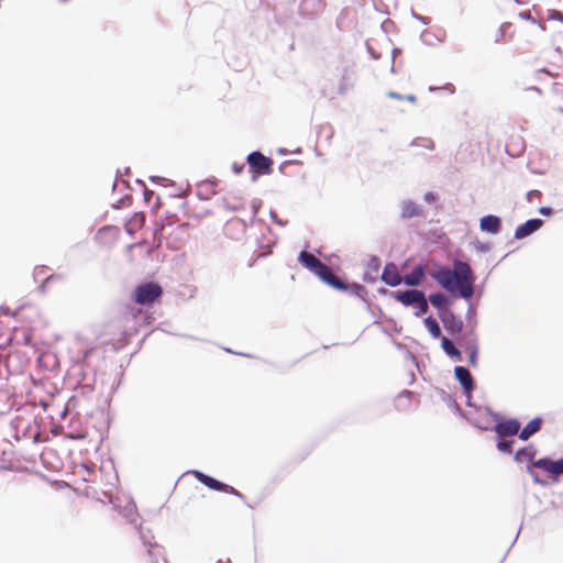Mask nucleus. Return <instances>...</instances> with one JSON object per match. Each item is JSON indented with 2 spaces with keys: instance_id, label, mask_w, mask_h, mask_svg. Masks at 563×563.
I'll list each match as a JSON object with an SVG mask.
<instances>
[{
  "instance_id": "nucleus-1",
  "label": "nucleus",
  "mask_w": 563,
  "mask_h": 563,
  "mask_svg": "<svg viewBox=\"0 0 563 563\" xmlns=\"http://www.w3.org/2000/svg\"><path fill=\"white\" fill-rule=\"evenodd\" d=\"M484 411L495 422L493 427L483 424L488 428L486 431H494L495 435H517L519 438L521 422L518 418L505 417L490 406H484Z\"/></svg>"
},
{
  "instance_id": "nucleus-2",
  "label": "nucleus",
  "mask_w": 563,
  "mask_h": 563,
  "mask_svg": "<svg viewBox=\"0 0 563 563\" xmlns=\"http://www.w3.org/2000/svg\"><path fill=\"white\" fill-rule=\"evenodd\" d=\"M93 358H103L102 352L97 346H87L79 349L76 356L74 357L73 367L77 368V375L82 380L88 379L89 375L96 376V366L93 365Z\"/></svg>"
},
{
  "instance_id": "nucleus-3",
  "label": "nucleus",
  "mask_w": 563,
  "mask_h": 563,
  "mask_svg": "<svg viewBox=\"0 0 563 563\" xmlns=\"http://www.w3.org/2000/svg\"><path fill=\"white\" fill-rule=\"evenodd\" d=\"M190 474H192V476L195 477V479L197 482H199L200 484H202L203 486H206L207 488H209L210 490H213V492H219V493H225V494H229V495H232V496H235L238 497L240 500H242L244 503V505H246L249 508L253 509L254 506L251 505L247 500H246V497L245 495H243L240 490H238L235 487L200 471V470H190L189 471Z\"/></svg>"
},
{
  "instance_id": "nucleus-4",
  "label": "nucleus",
  "mask_w": 563,
  "mask_h": 563,
  "mask_svg": "<svg viewBox=\"0 0 563 563\" xmlns=\"http://www.w3.org/2000/svg\"><path fill=\"white\" fill-rule=\"evenodd\" d=\"M163 294V288L158 283L143 282L134 288L131 298L139 305L152 306L154 302L161 300Z\"/></svg>"
},
{
  "instance_id": "nucleus-5",
  "label": "nucleus",
  "mask_w": 563,
  "mask_h": 563,
  "mask_svg": "<svg viewBox=\"0 0 563 563\" xmlns=\"http://www.w3.org/2000/svg\"><path fill=\"white\" fill-rule=\"evenodd\" d=\"M428 276L449 292H453L456 287V272L440 261H434L431 268H428Z\"/></svg>"
},
{
  "instance_id": "nucleus-6",
  "label": "nucleus",
  "mask_w": 563,
  "mask_h": 563,
  "mask_svg": "<svg viewBox=\"0 0 563 563\" xmlns=\"http://www.w3.org/2000/svg\"><path fill=\"white\" fill-rule=\"evenodd\" d=\"M434 391L455 415L464 419L470 426L476 428L481 432H486L488 428L484 427L478 418H473L470 412L464 411L457 404L454 395L448 393L441 387H434Z\"/></svg>"
},
{
  "instance_id": "nucleus-7",
  "label": "nucleus",
  "mask_w": 563,
  "mask_h": 563,
  "mask_svg": "<svg viewBox=\"0 0 563 563\" xmlns=\"http://www.w3.org/2000/svg\"><path fill=\"white\" fill-rule=\"evenodd\" d=\"M245 161L249 170H258L265 175H272L274 172V159L264 155L260 150L249 153Z\"/></svg>"
},
{
  "instance_id": "nucleus-8",
  "label": "nucleus",
  "mask_w": 563,
  "mask_h": 563,
  "mask_svg": "<svg viewBox=\"0 0 563 563\" xmlns=\"http://www.w3.org/2000/svg\"><path fill=\"white\" fill-rule=\"evenodd\" d=\"M297 261L303 268L312 273L318 278L328 268L327 264L318 260L312 253L307 252L306 250L299 252Z\"/></svg>"
},
{
  "instance_id": "nucleus-9",
  "label": "nucleus",
  "mask_w": 563,
  "mask_h": 563,
  "mask_svg": "<svg viewBox=\"0 0 563 563\" xmlns=\"http://www.w3.org/2000/svg\"><path fill=\"white\" fill-rule=\"evenodd\" d=\"M453 373L464 396H467V393H473L476 389V380L466 366L455 365Z\"/></svg>"
},
{
  "instance_id": "nucleus-10",
  "label": "nucleus",
  "mask_w": 563,
  "mask_h": 563,
  "mask_svg": "<svg viewBox=\"0 0 563 563\" xmlns=\"http://www.w3.org/2000/svg\"><path fill=\"white\" fill-rule=\"evenodd\" d=\"M544 224V220L541 218H530L525 222L518 224L514 232L515 240H523L538 232Z\"/></svg>"
},
{
  "instance_id": "nucleus-11",
  "label": "nucleus",
  "mask_w": 563,
  "mask_h": 563,
  "mask_svg": "<svg viewBox=\"0 0 563 563\" xmlns=\"http://www.w3.org/2000/svg\"><path fill=\"white\" fill-rule=\"evenodd\" d=\"M423 291L420 289H398L390 292V297L405 307H412L423 298Z\"/></svg>"
},
{
  "instance_id": "nucleus-12",
  "label": "nucleus",
  "mask_w": 563,
  "mask_h": 563,
  "mask_svg": "<svg viewBox=\"0 0 563 563\" xmlns=\"http://www.w3.org/2000/svg\"><path fill=\"white\" fill-rule=\"evenodd\" d=\"M324 0H300L298 13L300 16L314 20L324 9Z\"/></svg>"
},
{
  "instance_id": "nucleus-13",
  "label": "nucleus",
  "mask_w": 563,
  "mask_h": 563,
  "mask_svg": "<svg viewBox=\"0 0 563 563\" xmlns=\"http://www.w3.org/2000/svg\"><path fill=\"white\" fill-rule=\"evenodd\" d=\"M265 230L271 236L266 238L264 233H262L261 238H256V250L254 251L255 260L268 256L272 253L273 247L276 245L277 239L275 235H272V229L269 227H265Z\"/></svg>"
},
{
  "instance_id": "nucleus-14",
  "label": "nucleus",
  "mask_w": 563,
  "mask_h": 563,
  "mask_svg": "<svg viewBox=\"0 0 563 563\" xmlns=\"http://www.w3.org/2000/svg\"><path fill=\"white\" fill-rule=\"evenodd\" d=\"M479 230L483 233L498 235L503 231V219L497 214H485L479 218Z\"/></svg>"
},
{
  "instance_id": "nucleus-15",
  "label": "nucleus",
  "mask_w": 563,
  "mask_h": 563,
  "mask_svg": "<svg viewBox=\"0 0 563 563\" xmlns=\"http://www.w3.org/2000/svg\"><path fill=\"white\" fill-rule=\"evenodd\" d=\"M426 276H428V266L424 263L420 262L416 264L411 268V271L404 276L402 283L406 286L415 288L422 284V280Z\"/></svg>"
},
{
  "instance_id": "nucleus-16",
  "label": "nucleus",
  "mask_w": 563,
  "mask_h": 563,
  "mask_svg": "<svg viewBox=\"0 0 563 563\" xmlns=\"http://www.w3.org/2000/svg\"><path fill=\"white\" fill-rule=\"evenodd\" d=\"M400 220L406 221L413 218H426L424 209L412 199H405L400 203Z\"/></svg>"
},
{
  "instance_id": "nucleus-17",
  "label": "nucleus",
  "mask_w": 563,
  "mask_h": 563,
  "mask_svg": "<svg viewBox=\"0 0 563 563\" xmlns=\"http://www.w3.org/2000/svg\"><path fill=\"white\" fill-rule=\"evenodd\" d=\"M246 221L239 217H232L224 224L225 234L233 240H240L246 233Z\"/></svg>"
},
{
  "instance_id": "nucleus-18",
  "label": "nucleus",
  "mask_w": 563,
  "mask_h": 563,
  "mask_svg": "<svg viewBox=\"0 0 563 563\" xmlns=\"http://www.w3.org/2000/svg\"><path fill=\"white\" fill-rule=\"evenodd\" d=\"M380 279L384 284H386L389 287H397L400 284H402V278L400 274L398 273V268L395 263L388 262L385 264Z\"/></svg>"
},
{
  "instance_id": "nucleus-19",
  "label": "nucleus",
  "mask_w": 563,
  "mask_h": 563,
  "mask_svg": "<svg viewBox=\"0 0 563 563\" xmlns=\"http://www.w3.org/2000/svg\"><path fill=\"white\" fill-rule=\"evenodd\" d=\"M538 455V449L533 443H529L525 446L519 448L514 452V461L517 464L526 463L532 464L536 461V456Z\"/></svg>"
},
{
  "instance_id": "nucleus-20",
  "label": "nucleus",
  "mask_w": 563,
  "mask_h": 563,
  "mask_svg": "<svg viewBox=\"0 0 563 563\" xmlns=\"http://www.w3.org/2000/svg\"><path fill=\"white\" fill-rule=\"evenodd\" d=\"M440 319L449 333L461 332L464 328L462 318L453 311L442 313Z\"/></svg>"
},
{
  "instance_id": "nucleus-21",
  "label": "nucleus",
  "mask_w": 563,
  "mask_h": 563,
  "mask_svg": "<svg viewBox=\"0 0 563 563\" xmlns=\"http://www.w3.org/2000/svg\"><path fill=\"white\" fill-rule=\"evenodd\" d=\"M543 423L544 419L541 416H536L529 420L523 428L520 427L519 440L528 441L541 430Z\"/></svg>"
},
{
  "instance_id": "nucleus-22",
  "label": "nucleus",
  "mask_w": 563,
  "mask_h": 563,
  "mask_svg": "<svg viewBox=\"0 0 563 563\" xmlns=\"http://www.w3.org/2000/svg\"><path fill=\"white\" fill-rule=\"evenodd\" d=\"M341 292L349 294L350 296H354L360 298L362 301L367 302L368 299V291L367 288L358 283V282H349L345 280V289Z\"/></svg>"
},
{
  "instance_id": "nucleus-23",
  "label": "nucleus",
  "mask_w": 563,
  "mask_h": 563,
  "mask_svg": "<svg viewBox=\"0 0 563 563\" xmlns=\"http://www.w3.org/2000/svg\"><path fill=\"white\" fill-rule=\"evenodd\" d=\"M319 279L325 284L327 286L333 288L334 290L342 291L345 289V278H340L332 272H330L329 267L324 273L321 274Z\"/></svg>"
},
{
  "instance_id": "nucleus-24",
  "label": "nucleus",
  "mask_w": 563,
  "mask_h": 563,
  "mask_svg": "<svg viewBox=\"0 0 563 563\" xmlns=\"http://www.w3.org/2000/svg\"><path fill=\"white\" fill-rule=\"evenodd\" d=\"M441 349L445 353L448 357H450L454 362H463V355L462 352L459 350V347L455 345L453 340L449 338H442L441 339Z\"/></svg>"
},
{
  "instance_id": "nucleus-25",
  "label": "nucleus",
  "mask_w": 563,
  "mask_h": 563,
  "mask_svg": "<svg viewBox=\"0 0 563 563\" xmlns=\"http://www.w3.org/2000/svg\"><path fill=\"white\" fill-rule=\"evenodd\" d=\"M451 294L454 297L465 300L467 306H470V303H473L472 296L475 294V287L474 285L456 284L454 291Z\"/></svg>"
},
{
  "instance_id": "nucleus-26",
  "label": "nucleus",
  "mask_w": 563,
  "mask_h": 563,
  "mask_svg": "<svg viewBox=\"0 0 563 563\" xmlns=\"http://www.w3.org/2000/svg\"><path fill=\"white\" fill-rule=\"evenodd\" d=\"M495 442H496V449L498 452L505 455H512L514 456V445L516 441L514 439H506L504 435H495Z\"/></svg>"
},
{
  "instance_id": "nucleus-27",
  "label": "nucleus",
  "mask_w": 563,
  "mask_h": 563,
  "mask_svg": "<svg viewBox=\"0 0 563 563\" xmlns=\"http://www.w3.org/2000/svg\"><path fill=\"white\" fill-rule=\"evenodd\" d=\"M422 322L432 339L444 338L439 322L432 316L424 317Z\"/></svg>"
},
{
  "instance_id": "nucleus-28",
  "label": "nucleus",
  "mask_w": 563,
  "mask_h": 563,
  "mask_svg": "<svg viewBox=\"0 0 563 563\" xmlns=\"http://www.w3.org/2000/svg\"><path fill=\"white\" fill-rule=\"evenodd\" d=\"M460 338L465 351H471L472 349L478 347L477 334L476 332H472V329H466L465 331L461 332Z\"/></svg>"
},
{
  "instance_id": "nucleus-29",
  "label": "nucleus",
  "mask_w": 563,
  "mask_h": 563,
  "mask_svg": "<svg viewBox=\"0 0 563 563\" xmlns=\"http://www.w3.org/2000/svg\"><path fill=\"white\" fill-rule=\"evenodd\" d=\"M418 394L412 390L402 389L397 396L396 409L399 411L406 410L410 404V398Z\"/></svg>"
},
{
  "instance_id": "nucleus-30",
  "label": "nucleus",
  "mask_w": 563,
  "mask_h": 563,
  "mask_svg": "<svg viewBox=\"0 0 563 563\" xmlns=\"http://www.w3.org/2000/svg\"><path fill=\"white\" fill-rule=\"evenodd\" d=\"M531 465L542 472L552 474L553 459L549 455L537 459Z\"/></svg>"
},
{
  "instance_id": "nucleus-31",
  "label": "nucleus",
  "mask_w": 563,
  "mask_h": 563,
  "mask_svg": "<svg viewBox=\"0 0 563 563\" xmlns=\"http://www.w3.org/2000/svg\"><path fill=\"white\" fill-rule=\"evenodd\" d=\"M445 299H446V297L442 292L438 291V292H431L428 296L427 301H429L432 305V307L434 309H437L439 317H441V314H442L441 307L444 303Z\"/></svg>"
},
{
  "instance_id": "nucleus-32",
  "label": "nucleus",
  "mask_w": 563,
  "mask_h": 563,
  "mask_svg": "<svg viewBox=\"0 0 563 563\" xmlns=\"http://www.w3.org/2000/svg\"><path fill=\"white\" fill-rule=\"evenodd\" d=\"M123 516L129 520V522L131 525H133L134 527L137 526L136 519H137L139 514H137L136 505L133 500H131L130 503L126 504L124 511H123Z\"/></svg>"
},
{
  "instance_id": "nucleus-33",
  "label": "nucleus",
  "mask_w": 563,
  "mask_h": 563,
  "mask_svg": "<svg viewBox=\"0 0 563 563\" xmlns=\"http://www.w3.org/2000/svg\"><path fill=\"white\" fill-rule=\"evenodd\" d=\"M466 329H472V332H476L477 319L475 317V310L473 303H470L465 313Z\"/></svg>"
},
{
  "instance_id": "nucleus-34",
  "label": "nucleus",
  "mask_w": 563,
  "mask_h": 563,
  "mask_svg": "<svg viewBox=\"0 0 563 563\" xmlns=\"http://www.w3.org/2000/svg\"><path fill=\"white\" fill-rule=\"evenodd\" d=\"M526 471L527 473L531 476L532 478V482L537 485H540L542 487H547L549 486V481L541 477L537 472H536V468L533 467V465L531 464H527L526 465Z\"/></svg>"
},
{
  "instance_id": "nucleus-35",
  "label": "nucleus",
  "mask_w": 563,
  "mask_h": 563,
  "mask_svg": "<svg viewBox=\"0 0 563 563\" xmlns=\"http://www.w3.org/2000/svg\"><path fill=\"white\" fill-rule=\"evenodd\" d=\"M135 529H136V531L139 533V537H140L141 541H142L143 545L145 548H147V550L152 549V548L161 549V545L158 543H156V542L152 543L151 542V538L152 537H148L147 533L144 532V530H143L141 525L135 526Z\"/></svg>"
},
{
  "instance_id": "nucleus-36",
  "label": "nucleus",
  "mask_w": 563,
  "mask_h": 563,
  "mask_svg": "<svg viewBox=\"0 0 563 563\" xmlns=\"http://www.w3.org/2000/svg\"><path fill=\"white\" fill-rule=\"evenodd\" d=\"M411 308H413V316L415 317H418V318L423 317L426 314L427 310H428V301L426 299V295L423 294L422 300L417 302Z\"/></svg>"
},
{
  "instance_id": "nucleus-37",
  "label": "nucleus",
  "mask_w": 563,
  "mask_h": 563,
  "mask_svg": "<svg viewBox=\"0 0 563 563\" xmlns=\"http://www.w3.org/2000/svg\"><path fill=\"white\" fill-rule=\"evenodd\" d=\"M476 282V275L475 273L472 271V268H470V272H466V273H463L462 275H460L456 279H455V283L456 284H467V285H474Z\"/></svg>"
},
{
  "instance_id": "nucleus-38",
  "label": "nucleus",
  "mask_w": 563,
  "mask_h": 563,
  "mask_svg": "<svg viewBox=\"0 0 563 563\" xmlns=\"http://www.w3.org/2000/svg\"><path fill=\"white\" fill-rule=\"evenodd\" d=\"M387 97L391 98V99H397V100H407L411 103H415L417 101V97L413 93L401 95L394 90L388 91Z\"/></svg>"
},
{
  "instance_id": "nucleus-39",
  "label": "nucleus",
  "mask_w": 563,
  "mask_h": 563,
  "mask_svg": "<svg viewBox=\"0 0 563 563\" xmlns=\"http://www.w3.org/2000/svg\"><path fill=\"white\" fill-rule=\"evenodd\" d=\"M471 266L467 262L454 260L453 261V267L451 271L456 272V278L462 275L463 273L470 272Z\"/></svg>"
},
{
  "instance_id": "nucleus-40",
  "label": "nucleus",
  "mask_w": 563,
  "mask_h": 563,
  "mask_svg": "<svg viewBox=\"0 0 563 563\" xmlns=\"http://www.w3.org/2000/svg\"><path fill=\"white\" fill-rule=\"evenodd\" d=\"M147 554L150 556L151 563H158V556H162L165 563L167 562V559L164 555V548L161 547V549H148Z\"/></svg>"
},
{
  "instance_id": "nucleus-41",
  "label": "nucleus",
  "mask_w": 563,
  "mask_h": 563,
  "mask_svg": "<svg viewBox=\"0 0 563 563\" xmlns=\"http://www.w3.org/2000/svg\"><path fill=\"white\" fill-rule=\"evenodd\" d=\"M380 264H382L380 258L377 255H371L367 261L368 272L377 274L380 268Z\"/></svg>"
},
{
  "instance_id": "nucleus-42",
  "label": "nucleus",
  "mask_w": 563,
  "mask_h": 563,
  "mask_svg": "<svg viewBox=\"0 0 563 563\" xmlns=\"http://www.w3.org/2000/svg\"><path fill=\"white\" fill-rule=\"evenodd\" d=\"M418 145H422L423 147H426L428 150L434 148V142L430 139L416 137L410 143V146H418Z\"/></svg>"
},
{
  "instance_id": "nucleus-43",
  "label": "nucleus",
  "mask_w": 563,
  "mask_h": 563,
  "mask_svg": "<svg viewBox=\"0 0 563 563\" xmlns=\"http://www.w3.org/2000/svg\"><path fill=\"white\" fill-rule=\"evenodd\" d=\"M467 361L468 364L472 367H476L478 365V354H479V347L472 349L471 351H467Z\"/></svg>"
},
{
  "instance_id": "nucleus-44",
  "label": "nucleus",
  "mask_w": 563,
  "mask_h": 563,
  "mask_svg": "<svg viewBox=\"0 0 563 563\" xmlns=\"http://www.w3.org/2000/svg\"><path fill=\"white\" fill-rule=\"evenodd\" d=\"M136 183L139 184H142L143 186V196H144V200L150 203V200L155 197L157 202L161 200V198L158 196H156L155 191L154 190H151L148 188L145 187V185L142 183L141 179H136Z\"/></svg>"
},
{
  "instance_id": "nucleus-45",
  "label": "nucleus",
  "mask_w": 563,
  "mask_h": 563,
  "mask_svg": "<svg viewBox=\"0 0 563 563\" xmlns=\"http://www.w3.org/2000/svg\"><path fill=\"white\" fill-rule=\"evenodd\" d=\"M263 201L260 200V199H254L251 203V208H252V211H253V218H252V223L254 222H261L260 219L256 218L258 211H260V208L262 206Z\"/></svg>"
},
{
  "instance_id": "nucleus-46",
  "label": "nucleus",
  "mask_w": 563,
  "mask_h": 563,
  "mask_svg": "<svg viewBox=\"0 0 563 563\" xmlns=\"http://www.w3.org/2000/svg\"><path fill=\"white\" fill-rule=\"evenodd\" d=\"M492 243L490 242H481V241H476L474 243V247L477 252L479 253H487L492 250Z\"/></svg>"
},
{
  "instance_id": "nucleus-47",
  "label": "nucleus",
  "mask_w": 563,
  "mask_h": 563,
  "mask_svg": "<svg viewBox=\"0 0 563 563\" xmlns=\"http://www.w3.org/2000/svg\"><path fill=\"white\" fill-rule=\"evenodd\" d=\"M440 196L435 191H427L423 195V200L429 205H434L439 201Z\"/></svg>"
},
{
  "instance_id": "nucleus-48",
  "label": "nucleus",
  "mask_w": 563,
  "mask_h": 563,
  "mask_svg": "<svg viewBox=\"0 0 563 563\" xmlns=\"http://www.w3.org/2000/svg\"><path fill=\"white\" fill-rule=\"evenodd\" d=\"M269 217H271V220H272L275 224H277V225H279V227H282V228H284V227H286V225L288 224V220H283V219H280V218L278 217L277 212H276L275 210H273V209H271V210H269Z\"/></svg>"
},
{
  "instance_id": "nucleus-49",
  "label": "nucleus",
  "mask_w": 563,
  "mask_h": 563,
  "mask_svg": "<svg viewBox=\"0 0 563 563\" xmlns=\"http://www.w3.org/2000/svg\"><path fill=\"white\" fill-rule=\"evenodd\" d=\"M130 203H131V197L125 195L122 198H120L119 200H117L114 203H112V208L121 209V208L129 206Z\"/></svg>"
},
{
  "instance_id": "nucleus-50",
  "label": "nucleus",
  "mask_w": 563,
  "mask_h": 563,
  "mask_svg": "<svg viewBox=\"0 0 563 563\" xmlns=\"http://www.w3.org/2000/svg\"><path fill=\"white\" fill-rule=\"evenodd\" d=\"M552 474H563V456L553 460Z\"/></svg>"
},
{
  "instance_id": "nucleus-51",
  "label": "nucleus",
  "mask_w": 563,
  "mask_h": 563,
  "mask_svg": "<svg viewBox=\"0 0 563 563\" xmlns=\"http://www.w3.org/2000/svg\"><path fill=\"white\" fill-rule=\"evenodd\" d=\"M548 20L559 21L563 23V13L559 10L551 9L548 11Z\"/></svg>"
},
{
  "instance_id": "nucleus-52",
  "label": "nucleus",
  "mask_w": 563,
  "mask_h": 563,
  "mask_svg": "<svg viewBox=\"0 0 563 563\" xmlns=\"http://www.w3.org/2000/svg\"><path fill=\"white\" fill-rule=\"evenodd\" d=\"M465 398H466L465 405H466L467 407H470V408H474V410H475L476 412H479L481 410H484V407H483V406L477 405L476 402H474V401L472 400V393H467V396H465Z\"/></svg>"
},
{
  "instance_id": "nucleus-53",
  "label": "nucleus",
  "mask_w": 563,
  "mask_h": 563,
  "mask_svg": "<svg viewBox=\"0 0 563 563\" xmlns=\"http://www.w3.org/2000/svg\"><path fill=\"white\" fill-rule=\"evenodd\" d=\"M56 276L54 274H51L42 280V283L37 287V291L41 294H44L46 291V287L51 280H53Z\"/></svg>"
},
{
  "instance_id": "nucleus-54",
  "label": "nucleus",
  "mask_w": 563,
  "mask_h": 563,
  "mask_svg": "<svg viewBox=\"0 0 563 563\" xmlns=\"http://www.w3.org/2000/svg\"><path fill=\"white\" fill-rule=\"evenodd\" d=\"M292 164H301L300 161L298 159H287V161H284L279 164L278 166V170L282 173V174H286V168Z\"/></svg>"
},
{
  "instance_id": "nucleus-55",
  "label": "nucleus",
  "mask_w": 563,
  "mask_h": 563,
  "mask_svg": "<svg viewBox=\"0 0 563 563\" xmlns=\"http://www.w3.org/2000/svg\"><path fill=\"white\" fill-rule=\"evenodd\" d=\"M365 46L372 59L377 60L380 58V54L368 43V41H366Z\"/></svg>"
},
{
  "instance_id": "nucleus-56",
  "label": "nucleus",
  "mask_w": 563,
  "mask_h": 563,
  "mask_svg": "<svg viewBox=\"0 0 563 563\" xmlns=\"http://www.w3.org/2000/svg\"><path fill=\"white\" fill-rule=\"evenodd\" d=\"M431 37H435L434 34L430 33L429 31L427 30H423L420 34V40L422 41L423 44L426 45H432V42H431Z\"/></svg>"
},
{
  "instance_id": "nucleus-57",
  "label": "nucleus",
  "mask_w": 563,
  "mask_h": 563,
  "mask_svg": "<svg viewBox=\"0 0 563 563\" xmlns=\"http://www.w3.org/2000/svg\"><path fill=\"white\" fill-rule=\"evenodd\" d=\"M538 212L543 217H551L555 213V210L551 206H541Z\"/></svg>"
},
{
  "instance_id": "nucleus-58",
  "label": "nucleus",
  "mask_w": 563,
  "mask_h": 563,
  "mask_svg": "<svg viewBox=\"0 0 563 563\" xmlns=\"http://www.w3.org/2000/svg\"><path fill=\"white\" fill-rule=\"evenodd\" d=\"M48 269L47 266L45 265H40V266H36L33 271V278L35 282H37V278L42 275H44L46 273V271Z\"/></svg>"
},
{
  "instance_id": "nucleus-59",
  "label": "nucleus",
  "mask_w": 563,
  "mask_h": 563,
  "mask_svg": "<svg viewBox=\"0 0 563 563\" xmlns=\"http://www.w3.org/2000/svg\"><path fill=\"white\" fill-rule=\"evenodd\" d=\"M411 16L424 25L430 23V18L417 13L413 9H411Z\"/></svg>"
},
{
  "instance_id": "nucleus-60",
  "label": "nucleus",
  "mask_w": 563,
  "mask_h": 563,
  "mask_svg": "<svg viewBox=\"0 0 563 563\" xmlns=\"http://www.w3.org/2000/svg\"><path fill=\"white\" fill-rule=\"evenodd\" d=\"M518 16L520 19L531 22L533 24L537 23V20L532 16L531 12L528 10L519 12Z\"/></svg>"
},
{
  "instance_id": "nucleus-61",
  "label": "nucleus",
  "mask_w": 563,
  "mask_h": 563,
  "mask_svg": "<svg viewBox=\"0 0 563 563\" xmlns=\"http://www.w3.org/2000/svg\"><path fill=\"white\" fill-rule=\"evenodd\" d=\"M245 165L243 163H232L231 169L235 175H241L244 172Z\"/></svg>"
},
{
  "instance_id": "nucleus-62",
  "label": "nucleus",
  "mask_w": 563,
  "mask_h": 563,
  "mask_svg": "<svg viewBox=\"0 0 563 563\" xmlns=\"http://www.w3.org/2000/svg\"><path fill=\"white\" fill-rule=\"evenodd\" d=\"M363 280L365 283H368V284H373L377 280V277L374 273L372 272H364L363 274Z\"/></svg>"
},
{
  "instance_id": "nucleus-63",
  "label": "nucleus",
  "mask_w": 563,
  "mask_h": 563,
  "mask_svg": "<svg viewBox=\"0 0 563 563\" xmlns=\"http://www.w3.org/2000/svg\"><path fill=\"white\" fill-rule=\"evenodd\" d=\"M486 280H487V276L485 277V279L479 285H475L474 284L475 294H477V298L482 297V295L484 292V286H485Z\"/></svg>"
},
{
  "instance_id": "nucleus-64",
  "label": "nucleus",
  "mask_w": 563,
  "mask_h": 563,
  "mask_svg": "<svg viewBox=\"0 0 563 563\" xmlns=\"http://www.w3.org/2000/svg\"><path fill=\"white\" fill-rule=\"evenodd\" d=\"M395 24L394 22H391L390 20H385L382 24H380V27L382 30L385 32V33H388L389 31V27H394Z\"/></svg>"
}]
</instances>
